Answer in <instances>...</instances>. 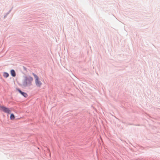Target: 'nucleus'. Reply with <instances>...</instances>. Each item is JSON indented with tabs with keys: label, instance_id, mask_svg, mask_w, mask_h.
I'll list each match as a JSON object with an SVG mask.
<instances>
[{
	"label": "nucleus",
	"instance_id": "f257e3e1",
	"mask_svg": "<svg viewBox=\"0 0 160 160\" xmlns=\"http://www.w3.org/2000/svg\"><path fill=\"white\" fill-rule=\"evenodd\" d=\"M33 81V78L30 76L25 77L24 79L22 81V85L24 87L30 86Z\"/></svg>",
	"mask_w": 160,
	"mask_h": 160
},
{
	"label": "nucleus",
	"instance_id": "f03ea898",
	"mask_svg": "<svg viewBox=\"0 0 160 160\" xmlns=\"http://www.w3.org/2000/svg\"><path fill=\"white\" fill-rule=\"evenodd\" d=\"M0 110L8 114H10L11 112V109L4 106L1 105L0 106Z\"/></svg>",
	"mask_w": 160,
	"mask_h": 160
},
{
	"label": "nucleus",
	"instance_id": "7ed1b4c3",
	"mask_svg": "<svg viewBox=\"0 0 160 160\" xmlns=\"http://www.w3.org/2000/svg\"><path fill=\"white\" fill-rule=\"evenodd\" d=\"M32 74L34 76V78H35V84L36 86L38 87H40L41 86L42 84V83L39 80V79L38 77L36 74L34 73H32Z\"/></svg>",
	"mask_w": 160,
	"mask_h": 160
},
{
	"label": "nucleus",
	"instance_id": "20e7f679",
	"mask_svg": "<svg viewBox=\"0 0 160 160\" xmlns=\"http://www.w3.org/2000/svg\"><path fill=\"white\" fill-rule=\"evenodd\" d=\"M18 91L24 97H25V98H26L28 96V95H27V94L26 93L22 92L20 89H18Z\"/></svg>",
	"mask_w": 160,
	"mask_h": 160
},
{
	"label": "nucleus",
	"instance_id": "39448f33",
	"mask_svg": "<svg viewBox=\"0 0 160 160\" xmlns=\"http://www.w3.org/2000/svg\"><path fill=\"white\" fill-rule=\"evenodd\" d=\"M10 73L12 77H15L16 76V73L15 71L14 70H11L10 71Z\"/></svg>",
	"mask_w": 160,
	"mask_h": 160
},
{
	"label": "nucleus",
	"instance_id": "423d86ee",
	"mask_svg": "<svg viewBox=\"0 0 160 160\" xmlns=\"http://www.w3.org/2000/svg\"><path fill=\"white\" fill-rule=\"evenodd\" d=\"M9 76V74L6 72H4L3 73V76L4 77L7 78Z\"/></svg>",
	"mask_w": 160,
	"mask_h": 160
},
{
	"label": "nucleus",
	"instance_id": "0eeeda50",
	"mask_svg": "<svg viewBox=\"0 0 160 160\" xmlns=\"http://www.w3.org/2000/svg\"><path fill=\"white\" fill-rule=\"evenodd\" d=\"M10 118L11 120H13L14 119L15 116L13 114H11Z\"/></svg>",
	"mask_w": 160,
	"mask_h": 160
}]
</instances>
